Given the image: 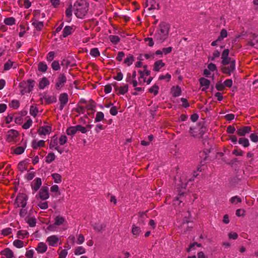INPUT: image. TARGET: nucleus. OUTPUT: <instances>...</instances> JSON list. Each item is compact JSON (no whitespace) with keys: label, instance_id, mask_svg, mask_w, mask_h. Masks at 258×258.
Listing matches in <instances>:
<instances>
[{"label":"nucleus","instance_id":"38","mask_svg":"<svg viewBox=\"0 0 258 258\" xmlns=\"http://www.w3.org/2000/svg\"><path fill=\"white\" fill-rule=\"evenodd\" d=\"M77 130V125L74 126H71L67 130L66 133L68 135L73 136L74 135L76 132Z\"/></svg>","mask_w":258,"mask_h":258},{"label":"nucleus","instance_id":"37","mask_svg":"<svg viewBox=\"0 0 258 258\" xmlns=\"http://www.w3.org/2000/svg\"><path fill=\"white\" fill-rule=\"evenodd\" d=\"M38 71L41 72H45L47 69V66L43 62H40L38 64Z\"/></svg>","mask_w":258,"mask_h":258},{"label":"nucleus","instance_id":"43","mask_svg":"<svg viewBox=\"0 0 258 258\" xmlns=\"http://www.w3.org/2000/svg\"><path fill=\"white\" fill-rule=\"evenodd\" d=\"M85 249L82 246H79L77 247L74 251L76 255H80L85 253Z\"/></svg>","mask_w":258,"mask_h":258},{"label":"nucleus","instance_id":"58","mask_svg":"<svg viewBox=\"0 0 258 258\" xmlns=\"http://www.w3.org/2000/svg\"><path fill=\"white\" fill-rule=\"evenodd\" d=\"M38 206L41 209H46L48 208V203L47 202H40L38 204Z\"/></svg>","mask_w":258,"mask_h":258},{"label":"nucleus","instance_id":"48","mask_svg":"<svg viewBox=\"0 0 258 258\" xmlns=\"http://www.w3.org/2000/svg\"><path fill=\"white\" fill-rule=\"evenodd\" d=\"M13 245L17 248H22L24 246V242L19 239L15 240L13 242Z\"/></svg>","mask_w":258,"mask_h":258},{"label":"nucleus","instance_id":"6","mask_svg":"<svg viewBox=\"0 0 258 258\" xmlns=\"http://www.w3.org/2000/svg\"><path fill=\"white\" fill-rule=\"evenodd\" d=\"M28 196L25 194H19L16 198L15 205L16 208H25L28 200Z\"/></svg>","mask_w":258,"mask_h":258},{"label":"nucleus","instance_id":"47","mask_svg":"<svg viewBox=\"0 0 258 258\" xmlns=\"http://www.w3.org/2000/svg\"><path fill=\"white\" fill-rule=\"evenodd\" d=\"M29 233L27 231L19 230L17 232V236L20 238H24L26 236L28 235Z\"/></svg>","mask_w":258,"mask_h":258},{"label":"nucleus","instance_id":"26","mask_svg":"<svg viewBox=\"0 0 258 258\" xmlns=\"http://www.w3.org/2000/svg\"><path fill=\"white\" fill-rule=\"evenodd\" d=\"M171 92L172 96L175 97L179 96L181 93V89L178 86H177L176 87H172L171 89Z\"/></svg>","mask_w":258,"mask_h":258},{"label":"nucleus","instance_id":"24","mask_svg":"<svg viewBox=\"0 0 258 258\" xmlns=\"http://www.w3.org/2000/svg\"><path fill=\"white\" fill-rule=\"evenodd\" d=\"M73 31V27L70 26H67L64 27L63 30L62 36L63 37H66L71 35Z\"/></svg>","mask_w":258,"mask_h":258},{"label":"nucleus","instance_id":"46","mask_svg":"<svg viewBox=\"0 0 258 258\" xmlns=\"http://www.w3.org/2000/svg\"><path fill=\"white\" fill-rule=\"evenodd\" d=\"M159 87L154 85L153 87L149 89V92L151 93H153L155 96L157 95L158 93Z\"/></svg>","mask_w":258,"mask_h":258},{"label":"nucleus","instance_id":"31","mask_svg":"<svg viewBox=\"0 0 258 258\" xmlns=\"http://www.w3.org/2000/svg\"><path fill=\"white\" fill-rule=\"evenodd\" d=\"M27 164L25 161H22L19 163L18 165V169L20 171L23 172L24 171L27 170Z\"/></svg>","mask_w":258,"mask_h":258},{"label":"nucleus","instance_id":"18","mask_svg":"<svg viewBox=\"0 0 258 258\" xmlns=\"http://www.w3.org/2000/svg\"><path fill=\"white\" fill-rule=\"evenodd\" d=\"M58 238L56 235H52L47 237L46 241L50 246H54L58 241Z\"/></svg>","mask_w":258,"mask_h":258},{"label":"nucleus","instance_id":"16","mask_svg":"<svg viewBox=\"0 0 258 258\" xmlns=\"http://www.w3.org/2000/svg\"><path fill=\"white\" fill-rule=\"evenodd\" d=\"M200 84L201 86H204L205 88H203L202 90L203 91H205L207 89L209 88L210 85V80L205 78H201L199 80Z\"/></svg>","mask_w":258,"mask_h":258},{"label":"nucleus","instance_id":"12","mask_svg":"<svg viewBox=\"0 0 258 258\" xmlns=\"http://www.w3.org/2000/svg\"><path fill=\"white\" fill-rule=\"evenodd\" d=\"M251 131V127L248 126H243L237 130V134L239 136H244Z\"/></svg>","mask_w":258,"mask_h":258},{"label":"nucleus","instance_id":"60","mask_svg":"<svg viewBox=\"0 0 258 258\" xmlns=\"http://www.w3.org/2000/svg\"><path fill=\"white\" fill-rule=\"evenodd\" d=\"M54 54H55L54 52H53V51L49 52L48 53L47 56V60L48 61H51L54 58Z\"/></svg>","mask_w":258,"mask_h":258},{"label":"nucleus","instance_id":"17","mask_svg":"<svg viewBox=\"0 0 258 258\" xmlns=\"http://www.w3.org/2000/svg\"><path fill=\"white\" fill-rule=\"evenodd\" d=\"M31 22L32 25L37 30L40 31L42 30L44 26L43 22L38 21L35 18H32Z\"/></svg>","mask_w":258,"mask_h":258},{"label":"nucleus","instance_id":"49","mask_svg":"<svg viewBox=\"0 0 258 258\" xmlns=\"http://www.w3.org/2000/svg\"><path fill=\"white\" fill-rule=\"evenodd\" d=\"M227 36V30L225 29H222L220 32V35L218 38V40H222L224 38Z\"/></svg>","mask_w":258,"mask_h":258},{"label":"nucleus","instance_id":"56","mask_svg":"<svg viewBox=\"0 0 258 258\" xmlns=\"http://www.w3.org/2000/svg\"><path fill=\"white\" fill-rule=\"evenodd\" d=\"M28 211L27 209L25 208H22L20 209L19 212V215L21 217H25L27 214Z\"/></svg>","mask_w":258,"mask_h":258},{"label":"nucleus","instance_id":"20","mask_svg":"<svg viewBox=\"0 0 258 258\" xmlns=\"http://www.w3.org/2000/svg\"><path fill=\"white\" fill-rule=\"evenodd\" d=\"M47 247L45 243L39 242L36 248V250L38 253H44L47 250Z\"/></svg>","mask_w":258,"mask_h":258},{"label":"nucleus","instance_id":"22","mask_svg":"<svg viewBox=\"0 0 258 258\" xmlns=\"http://www.w3.org/2000/svg\"><path fill=\"white\" fill-rule=\"evenodd\" d=\"M45 146V141L43 140H40L36 142L34 140L32 142V147L34 149H37L39 147H43Z\"/></svg>","mask_w":258,"mask_h":258},{"label":"nucleus","instance_id":"54","mask_svg":"<svg viewBox=\"0 0 258 258\" xmlns=\"http://www.w3.org/2000/svg\"><path fill=\"white\" fill-rule=\"evenodd\" d=\"M51 67L54 71H57L60 69V66L58 61L54 60L51 64Z\"/></svg>","mask_w":258,"mask_h":258},{"label":"nucleus","instance_id":"45","mask_svg":"<svg viewBox=\"0 0 258 258\" xmlns=\"http://www.w3.org/2000/svg\"><path fill=\"white\" fill-rule=\"evenodd\" d=\"M10 107L14 109L18 108L20 106V102L17 100H13L9 104Z\"/></svg>","mask_w":258,"mask_h":258},{"label":"nucleus","instance_id":"15","mask_svg":"<svg viewBox=\"0 0 258 258\" xmlns=\"http://www.w3.org/2000/svg\"><path fill=\"white\" fill-rule=\"evenodd\" d=\"M42 181L40 178H36L32 182L31 187L34 192L37 191L41 185Z\"/></svg>","mask_w":258,"mask_h":258},{"label":"nucleus","instance_id":"51","mask_svg":"<svg viewBox=\"0 0 258 258\" xmlns=\"http://www.w3.org/2000/svg\"><path fill=\"white\" fill-rule=\"evenodd\" d=\"M104 114L102 112H98L95 119V122H99L104 119Z\"/></svg>","mask_w":258,"mask_h":258},{"label":"nucleus","instance_id":"2","mask_svg":"<svg viewBox=\"0 0 258 258\" xmlns=\"http://www.w3.org/2000/svg\"><path fill=\"white\" fill-rule=\"evenodd\" d=\"M170 25L168 23L162 22L159 26V29L155 34V39L159 43H162L168 37Z\"/></svg>","mask_w":258,"mask_h":258},{"label":"nucleus","instance_id":"63","mask_svg":"<svg viewBox=\"0 0 258 258\" xmlns=\"http://www.w3.org/2000/svg\"><path fill=\"white\" fill-rule=\"evenodd\" d=\"M250 139L252 142L254 143H256L258 142V136L256 134L254 133L251 134L250 135Z\"/></svg>","mask_w":258,"mask_h":258},{"label":"nucleus","instance_id":"50","mask_svg":"<svg viewBox=\"0 0 258 258\" xmlns=\"http://www.w3.org/2000/svg\"><path fill=\"white\" fill-rule=\"evenodd\" d=\"M90 54L94 57L100 56V52L97 48H94L91 49Z\"/></svg>","mask_w":258,"mask_h":258},{"label":"nucleus","instance_id":"62","mask_svg":"<svg viewBox=\"0 0 258 258\" xmlns=\"http://www.w3.org/2000/svg\"><path fill=\"white\" fill-rule=\"evenodd\" d=\"M124 56V53L122 51L118 52L116 59L118 61H121L123 57Z\"/></svg>","mask_w":258,"mask_h":258},{"label":"nucleus","instance_id":"23","mask_svg":"<svg viewBox=\"0 0 258 258\" xmlns=\"http://www.w3.org/2000/svg\"><path fill=\"white\" fill-rule=\"evenodd\" d=\"M96 103L92 99H90L88 102V104L86 106V108L88 110H92L93 111L92 114L96 111Z\"/></svg>","mask_w":258,"mask_h":258},{"label":"nucleus","instance_id":"3","mask_svg":"<svg viewBox=\"0 0 258 258\" xmlns=\"http://www.w3.org/2000/svg\"><path fill=\"white\" fill-rule=\"evenodd\" d=\"M88 4L84 0L76 2L74 5L75 15L79 18H82L87 13Z\"/></svg>","mask_w":258,"mask_h":258},{"label":"nucleus","instance_id":"40","mask_svg":"<svg viewBox=\"0 0 258 258\" xmlns=\"http://www.w3.org/2000/svg\"><path fill=\"white\" fill-rule=\"evenodd\" d=\"M55 158V155L53 153H49L46 157V162L50 163L54 160Z\"/></svg>","mask_w":258,"mask_h":258},{"label":"nucleus","instance_id":"32","mask_svg":"<svg viewBox=\"0 0 258 258\" xmlns=\"http://www.w3.org/2000/svg\"><path fill=\"white\" fill-rule=\"evenodd\" d=\"M58 144L57 138L54 136L51 139L49 144V148L52 149L55 148Z\"/></svg>","mask_w":258,"mask_h":258},{"label":"nucleus","instance_id":"9","mask_svg":"<svg viewBox=\"0 0 258 258\" xmlns=\"http://www.w3.org/2000/svg\"><path fill=\"white\" fill-rule=\"evenodd\" d=\"M115 92H116V94L119 95H124L128 91V85L127 84L124 85L123 86L118 87L116 83L112 84Z\"/></svg>","mask_w":258,"mask_h":258},{"label":"nucleus","instance_id":"29","mask_svg":"<svg viewBox=\"0 0 258 258\" xmlns=\"http://www.w3.org/2000/svg\"><path fill=\"white\" fill-rule=\"evenodd\" d=\"M106 227V225L105 224H101L99 222L95 223L93 225V228L97 232H100L102 230H104Z\"/></svg>","mask_w":258,"mask_h":258},{"label":"nucleus","instance_id":"41","mask_svg":"<svg viewBox=\"0 0 258 258\" xmlns=\"http://www.w3.org/2000/svg\"><path fill=\"white\" fill-rule=\"evenodd\" d=\"M38 112V108L36 106H34V105L31 106L30 108V114L32 116L35 117L37 115Z\"/></svg>","mask_w":258,"mask_h":258},{"label":"nucleus","instance_id":"53","mask_svg":"<svg viewBox=\"0 0 258 258\" xmlns=\"http://www.w3.org/2000/svg\"><path fill=\"white\" fill-rule=\"evenodd\" d=\"M13 64V62H12L11 60H8V61L5 63L4 67V71H7L10 70Z\"/></svg>","mask_w":258,"mask_h":258},{"label":"nucleus","instance_id":"39","mask_svg":"<svg viewBox=\"0 0 258 258\" xmlns=\"http://www.w3.org/2000/svg\"><path fill=\"white\" fill-rule=\"evenodd\" d=\"M52 178L54 182L59 183L61 182V176L58 173H53L52 174Z\"/></svg>","mask_w":258,"mask_h":258},{"label":"nucleus","instance_id":"30","mask_svg":"<svg viewBox=\"0 0 258 258\" xmlns=\"http://www.w3.org/2000/svg\"><path fill=\"white\" fill-rule=\"evenodd\" d=\"M25 220L29 226L34 227L36 226V219L35 217H26Z\"/></svg>","mask_w":258,"mask_h":258},{"label":"nucleus","instance_id":"1","mask_svg":"<svg viewBox=\"0 0 258 258\" xmlns=\"http://www.w3.org/2000/svg\"><path fill=\"white\" fill-rule=\"evenodd\" d=\"M229 50L225 49L221 55V63L223 66L221 67L222 72L226 75L230 76L235 69V60L229 57Z\"/></svg>","mask_w":258,"mask_h":258},{"label":"nucleus","instance_id":"52","mask_svg":"<svg viewBox=\"0 0 258 258\" xmlns=\"http://www.w3.org/2000/svg\"><path fill=\"white\" fill-rule=\"evenodd\" d=\"M12 233V229L11 228H7L2 230V235L4 236L9 235Z\"/></svg>","mask_w":258,"mask_h":258},{"label":"nucleus","instance_id":"42","mask_svg":"<svg viewBox=\"0 0 258 258\" xmlns=\"http://www.w3.org/2000/svg\"><path fill=\"white\" fill-rule=\"evenodd\" d=\"M110 41L113 44H117L120 41V38L116 35H110L109 37Z\"/></svg>","mask_w":258,"mask_h":258},{"label":"nucleus","instance_id":"61","mask_svg":"<svg viewBox=\"0 0 258 258\" xmlns=\"http://www.w3.org/2000/svg\"><path fill=\"white\" fill-rule=\"evenodd\" d=\"M66 15L67 17H70L72 15V6L70 5L69 7L66 11Z\"/></svg>","mask_w":258,"mask_h":258},{"label":"nucleus","instance_id":"55","mask_svg":"<svg viewBox=\"0 0 258 258\" xmlns=\"http://www.w3.org/2000/svg\"><path fill=\"white\" fill-rule=\"evenodd\" d=\"M32 123V120L31 119L29 118L25 123H24V124L22 126V127L24 129H28L29 128Z\"/></svg>","mask_w":258,"mask_h":258},{"label":"nucleus","instance_id":"5","mask_svg":"<svg viewBox=\"0 0 258 258\" xmlns=\"http://www.w3.org/2000/svg\"><path fill=\"white\" fill-rule=\"evenodd\" d=\"M35 81L29 79L27 81H23L19 83V87L21 88V93L24 95L26 93H30L33 90Z\"/></svg>","mask_w":258,"mask_h":258},{"label":"nucleus","instance_id":"8","mask_svg":"<svg viewBox=\"0 0 258 258\" xmlns=\"http://www.w3.org/2000/svg\"><path fill=\"white\" fill-rule=\"evenodd\" d=\"M19 136V133L14 130L9 131L7 134L6 140L8 142H16V139Z\"/></svg>","mask_w":258,"mask_h":258},{"label":"nucleus","instance_id":"21","mask_svg":"<svg viewBox=\"0 0 258 258\" xmlns=\"http://www.w3.org/2000/svg\"><path fill=\"white\" fill-rule=\"evenodd\" d=\"M165 65V63L162 60H157L154 63L153 70L155 72H159L160 69L164 67Z\"/></svg>","mask_w":258,"mask_h":258},{"label":"nucleus","instance_id":"25","mask_svg":"<svg viewBox=\"0 0 258 258\" xmlns=\"http://www.w3.org/2000/svg\"><path fill=\"white\" fill-rule=\"evenodd\" d=\"M49 84V82L48 80V79L45 77H43L39 82V88L40 89H43L46 86H48Z\"/></svg>","mask_w":258,"mask_h":258},{"label":"nucleus","instance_id":"10","mask_svg":"<svg viewBox=\"0 0 258 258\" xmlns=\"http://www.w3.org/2000/svg\"><path fill=\"white\" fill-rule=\"evenodd\" d=\"M60 102L59 109L62 110L69 101L68 95L66 93H61L59 96Z\"/></svg>","mask_w":258,"mask_h":258},{"label":"nucleus","instance_id":"57","mask_svg":"<svg viewBox=\"0 0 258 258\" xmlns=\"http://www.w3.org/2000/svg\"><path fill=\"white\" fill-rule=\"evenodd\" d=\"M67 142V137L64 135H62L59 139V143L60 145H63Z\"/></svg>","mask_w":258,"mask_h":258},{"label":"nucleus","instance_id":"4","mask_svg":"<svg viewBox=\"0 0 258 258\" xmlns=\"http://www.w3.org/2000/svg\"><path fill=\"white\" fill-rule=\"evenodd\" d=\"M206 132L207 127L204 121L200 122L196 126L190 127L189 131L191 136L197 138H202Z\"/></svg>","mask_w":258,"mask_h":258},{"label":"nucleus","instance_id":"27","mask_svg":"<svg viewBox=\"0 0 258 258\" xmlns=\"http://www.w3.org/2000/svg\"><path fill=\"white\" fill-rule=\"evenodd\" d=\"M26 147V143L25 142L24 145L23 146H19L17 147L14 150L13 153L17 155H20L22 154Z\"/></svg>","mask_w":258,"mask_h":258},{"label":"nucleus","instance_id":"59","mask_svg":"<svg viewBox=\"0 0 258 258\" xmlns=\"http://www.w3.org/2000/svg\"><path fill=\"white\" fill-rule=\"evenodd\" d=\"M77 131H80L83 134H85L87 132L86 127H85L81 125H77Z\"/></svg>","mask_w":258,"mask_h":258},{"label":"nucleus","instance_id":"14","mask_svg":"<svg viewBox=\"0 0 258 258\" xmlns=\"http://www.w3.org/2000/svg\"><path fill=\"white\" fill-rule=\"evenodd\" d=\"M2 255L5 256L6 258H15L13 251L9 248H6L0 252Z\"/></svg>","mask_w":258,"mask_h":258},{"label":"nucleus","instance_id":"44","mask_svg":"<svg viewBox=\"0 0 258 258\" xmlns=\"http://www.w3.org/2000/svg\"><path fill=\"white\" fill-rule=\"evenodd\" d=\"M4 23L8 25H13L15 24V19L13 17L7 18L4 20Z\"/></svg>","mask_w":258,"mask_h":258},{"label":"nucleus","instance_id":"13","mask_svg":"<svg viewBox=\"0 0 258 258\" xmlns=\"http://www.w3.org/2000/svg\"><path fill=\"white\" fill-rule=\"evenodd\" d=\"M255 44H258V35L255 33H250V39L247 41V45L253 47Z\"/></svg>","mask_w":258,"mask_h":258},{"label":"nucleus","instance_id":"35","mask_svg":"<svg viewBox=\"0 0 258 258\" xmlns=\"http://www.w3.org/2000/svg\"><path fill=\"white\" fill-rule=\"evenodd\" d=\"M134 61V57L132 54H129L127 57L124 60V63L127 66H131Z\"/></svg>","mask_w":258,"mask_h":258},{"label":"nucleus","instance_id":"28","mask_svg":"<svg viewBox=\"0 0 258 258\" xmlns=\"http://www.w3.org/2000/svg\"><path fill=\"white\" fill-rule=\"evenodd\" d=\"M65 221V219L63 217L57 216L54 219V224L56 226H59L63 224Z\"/></svg>","mask_w":258,"mask_h":258},{"label":"nucleus","instance_id":"19","mask_svg":"<svg viewBox=\"0 0 258 258\" xmlns=\"http://www.w3.org/2000/svg\"><path fill=\"white\" fill-rule=\"evenodd\" d=\"M51 131V127L50 126H41L39 127L38 132L39 135H45L49 134Z\"/></svg>","mask_w":258,"mask_h":258},{"label":"nucleus","instance_id":"33","mask_svg":"<svg viewBox=\"0 0 258 258\" xmlns=\"http://www.w3.org/2000/svg\"><path fill=\"white\" fill-rule=\"evenodd\" d=\"M43 98L45 100L46 103L48 104L54 102L56 101V98L54 96L45 95Z\"/></svg>","mask_w":258,"mask_h":258},{"label":"nucleus","instance_id":"34","mask_svg":"<svg viewBox=\"0 0 258 258\" xmlns=\"http://www.w3.org/2000/svg\"><path fill=\"white\" fill-rule=\"evenodd\" d=\"M238 143L241 145L243 147L246 148L249 146V141L247 138H240L239 139Z\"/></svg>","mask_w":258,"mask_h":258},{"label":"nucleus","instance_id":"36","mask_svg":"<svg viewBox=\"0 0 258 258\" xmlns=\"http://www.w3.org/2000/svg\"><path fill=\"white\" fill-rule=\"evenodd\" d=\"M141 230L139 227L137 226L135 224L133 225L132 233V234L137 237L140 233Z\"/></svg>","mask_w":258,"mask_h":258},{"label":"nucleus","instance_id":"11","mask_svg":"<svg viewBox=\"0 0 258 258\" xmlns=\"http://www.w3.org/2000/svg\"><path fill=\"white\" fill-rule=\"evenodd\" d=\"M67 81V79L64 74H60L57 82L55 84V88L56 89H60L64 85Z\"/></svg>","mask_w":258,"mask_h":258},{"label":"nucleus","instance_id":"64","mask_svg":"<svg viewBox=\"0 0 258 258\" xmlns=\"http://www.w3.org/2000/svg\"><path fill=\"white\" fill-rule=\"evenodd\" d=\"M68 254V251L66 249L62 250L59 254V258H65Z\"/></svg>","mask_w":258,"mask_h":258},{"label":"nucleus","instance_id":"7","mask_svg":"<svg viewBox=\"0 0 258 258\" xmlns=\"http://www.w3.org/2000/svg\"><path fill=\"white\" fill-rule=\"evenodd\" d=\"M48 188L47 186H42L39 190L38 194L36 196L37 199H40L44 201L49 198Z\"/></svg>","mask_w":258,"mask_h":258}]
</instances>
